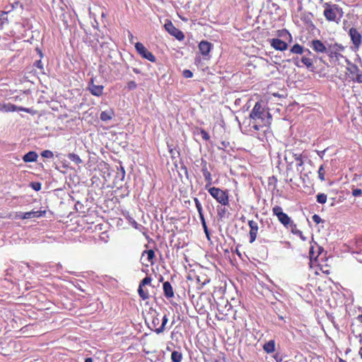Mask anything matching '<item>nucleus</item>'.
I'll return each mask as SVG.
<instances>
[{"instance_id":"obj_1","label":"nucleus","mask_w":362,"mask_h":362,"mask_svg":"<svg viewBox=\"0 0 362 362\" xmlns=\"http://www.w3.org/2000/svg\"><path fill=\"white\" fill-rule=\"evenodd\" d=\"M271 121L270 113L266 111L259 103H256L250 117L243 122L244 132L251 135H255L257 133V138L263 139L267 133L269 132Z\"/></svg>"},{"instance_id":"obj_2","label":"nucleus","mask_w":362,"mask_h":362,"mask_svg":"<svg viewBox=\"0 0 362 362\" xmlns=\"http://www.w3.org/2000/svg\"><path fill=\"white\" fill-rule=\"evenodd\" d=\"M284 159L287 163L288 165H291L293 163H296V170L299 173L303 172V160L302 158V154L295 153L292 151H286L284 156Z\"/></svg>"},{"instance_id":"obj_3","label":"nucleus","mask_w":362,"mask_h":362,"mask_svg":"<svg viewBox=\"0 0 362 362\" xmlns=\"http://www.w3.org/2000/svg\"><path fill=\"white\" fill-rule=\"evenodd\" d=\"M342 10L339 7L338 5H329L326 4L325 8L324 10L323 14L328 21H336L338 23L339 18L337 19V15H339V17L342 16Z\"/></svg>"},{"instance_id":"obj_4","label":"nucleus","mask_w":362,"mask_h":362,"mask_svg":"<svg viewBox=\"0 0 362 362\" xmlns=\"http://www.w3.org/2000/svg\"><path fill=\"white\" fill-rule=\"evenodd\" d=\"M208 192L211 196L221 205H228V194L226 191H223L218 187H212L208 189Z\"/></svg>"},{"instance_id":"obj_5","label":"nucleus","mask_w":362,"mask_h":362,"mask_svg":"<svg viewBox=\"0 0 362 362\" xmlns=\"http://www.w3.org/2000/svg\"><path fill=\"white\" fill-rule=\"evenodd\" d=\"M272 212L273 214L278 218L279 222L287 228H289L291 225L294 223L291 218L283 211L282 208L279 206H274L272 209Z\"/></svg>"},{"instance_id":"obj_6","label":"nucleus","mask_w":362,"mask_h":362,"mask_svg":"<svg viewBox=\"0 0 362 362\" xmlns=\"http://www.w3.org/2000/svg\"><path fill=\"white\" fill-rule=\"evenodd\" d=\"M164 28L169 34L175 37L177 40L180 41L184 40V33L179 29L176 28L170 21H167L165 22Z\"/></svg>"},{"instance_id":"obj_7","label":"nucleus","mask_w":362,"mask_h":362,"mask_svg":"<svg viewBox=\"0 0 362 362\" xmlns=\"http://www.w3.org/2000/svg\"><path fill=\"white\" fill-rule=\"evenodd\" d=\"M344 47L341 44L335 43L334 45H329L326 54L330 58H335L339 59L340 57H343V55L339 52L343 51Z\"/></svg>"},{"instance_id":"obj_8","label":"nucleus","mask_w":362,"mask_h":362,"mask_svg":"<svg viewBox=\"0 0 362 362\" xmlns=\"http://www.w3.org/2000/svg\"><path fill=\"white\" fill-rule=\"evenodd\" d=\"M135 49L136 52L144 59L154 62L156 61L155 56L152 54V52H149L144 45L141 42H136L135 44Z\"/></svg>"},{"instance_id":"obj_9","label":"nucleus","mask_w":362,"mask_h":362,"mask_svg":"<svg viewBox=\"0 0 362 362\" xmlns=\"http://www.w3.org/2000/svg\"><path fill=\"white\" fill-rule=\"evenodd\" d=\"M87 89L93 95L100 97L103 94L104 86L103 85H95L94 79L92 78L88 82Z\"/></svg>"},{"instance_id":"obj_10","label":"nucleus","mask_w":362,"mask_h":362,"mask_svg":"<svg viewBox=\"0 0 362 362\" xmlns=\"http://www.w3.org/2000/svg\"><path fill=\"white\" fill-rule=\"evenodd\" d=\"M349 35L351 37V40L356 47V48H358L361 44V33L355 28H351L349 31Z\"/></svg>"},{"instance_id":"obj_11","label":"nucleus","mask_w":362,"mask_h":362,"mask_svg":"<svg viewBox=\"0 0 362 362\" xmlns=\"http://www.w3.org/2000/svg\"><path fill=\"white\" fill-rule=\"evenodd\" d=\"M310 47L317 53H326L327 48L320 40H313L310 42Z\"/></svg>"},{"instance_id":"obj_12","label":"nucleus","mask_w":362,"mask_h":362,"mask_svg":"<svg viewBox=\"0 0 362 362\" xmlns=\"http://www.w3.org/2000/svg\"><path fill=\"white\" fill-rule=\"evenodd\" d=\"M202 172L203 174V176L205 179V181L206 182V188L209 187L212 184V177L210 172L208 170L207 168V163L205 160H202Z\"/></svg>"},{"instance_id":"obj_13","label":"nucleus","mask_w":362,"mask_h":362,"mask_svg":"<svg viewBox=\"0 0 362 362\" xmlns=\"http://www.w3.org/2000/svg\"><path fill=\"white\" fill-rule=\"evenodd\" d=\"M248 225L250 228V243H252L257 238L258 232V224L256 221L250 220L248 221Z\"/></svg>"},{"instance_id":"obj_14","label":"nucleus","mask_w":362,"mask_h":362,"mask_svg":"<svg viewBox=\"0 0 362 362\" xmlns=\"http://www.w3.org/2000/svg\"><path fill=\"white\" fill-rule=\"evenodd\" d=\"M271 46L279 51H284L288 48V44L279 38L272 39L271 40Z\"/></svg>"},{"instance_id":"obj_15","label":"nucleus","mask_w":362,"mask_h":362,"mask_svg":"<svg viewBox=\"0 0 362 362\" xmlns=\"http://www.w3.org/2000/svg\"><path fill=\"white\" fill-rule=\"evenodd\" d=\"M3 112H15V111H23L25 112H30V110L28 108L18 107L11 103H5L2 107Z\"/></svg>"},{"instance_id":"obj_16","label":"nucleus","mask_w":362,"mask_h":362,"mask_svg":"<svg viewBox=\"0 0 362 362\" xmlns=\"http://www.w3.org/2000/svg\"><path fill=\"white\" fill-rule=\"evenodd\" d=\"M160 323V318L158 314L156 313H151L150 315V322H148V327L155 332V329L158 328V325Z\"/></svg>"},{"instance_id":"obj_17","label":"nucleus","mask_w":362,"mask_h":362,"mask_svg":"<svg viewBox=\"0 0 362 362\" xmlns=\"http://www.w3.org/2000/svg\"><path fill=\"white\" fill-rule=\"evenodd\" d=\"M212 47L211 43L207 41H202L199 44V49L203 56H207Z\"/></svg>"},{"instance_id":"obj_18","label":"nucleus","mask_w":362,"mask_h":362,"mask_svg":"<svg viewBox=\"0 0 362 362\" xmlns=\"http://www.w3.org/2000/svg\"><path fill=\"white\" fill-rule=\"evenodd\" d=\"M163 289L165 296L167 298L174 297L173 288L169 281H165L163 284Z\"/></svg>"},{"instance_id":"obj_19","label":"nucleus","mask_w":362,"mask_h":362,"mask_svg":"<svg viewBox=\"0 0 362 362\" xmlns=\"http://www.w3.org/2000/svg\"><path fill=\"white\" fill-rule=\"evenodd\" d=\"M46 214L45 211H30L28 212H25L23 214L24 217H26V219H30L33 218H39L43 216Z\"/></svg>"},{"instance_id":"obj_20","label":"nucleus","mask_w":362,"mask_h":362,"mask_svg":"<svg viewBox=\"0 0 362 362\" xmlns=\"http://www.w3.org/2000/svg\"><path fill=\"white\" fill-rule=\"evenodd\" d=\"M37 158V154L35 151H29L25 154L23 157V160L25 163L34 162Z\"/></svg>"},{"instance_id":"obj_21","label":"nucleus","mask_w":362,"mask_h":362,"mask_svg":"<svg viewBox=\"0 0 362 362\" xmlns=\"http://www.w3.org/2000/svg\"><path fill=\"white\" fill-rule=\"evenodd\" d=\"M263 349L267 354H272L275 351V341L274 340H269L266 342L263 346Z\"/></svg>"},{"instance_id":"obj_22","label":"nucleus","mask_w":362,"mask_h":362,"mask_svg":"<svg viewBox=\"0 0 362 362\" xmlns=\"http://www.w3.org/2000/svg\"><path fill=\"white\" fill-rule=\"evenodd\" d=\"M113 115H114V112L111 110H108V111H103L100 113V119L102 121L107 122V121L110 120L112 118Z\"/></svg>"},{"instance_id":"obj_23","label":"nucleus","mask_w":362,"mask_h":362,"mask_svg":"<svg viewBox=\"0 0 362 362\" xmlns=\"http://www.w3.org/2000/svg\"><path fill=\"white\" fill-rule=\"evenodd\" d=\"M304 51V47L299 44H295L290 49L291 53L297 54H302Z\"/></svg>"},{"instance_id":"obj_24","label":"nucleus","mask_w":362,"mask_h":362,"mask_svg":"<svg viewBox=\"0 0 362 362\" xmlns=\"http://www.w3.org/2000/svg\"><path fill=\"white\" fill-rule=\"evenodd\" d=\"M300 61L308 69H310V70L313 69V68H314L313 62L310 58L307 57L306 56H303L301 58Z\"/></svg>"},{"instance_id":"obj_25","label":"nucleus","mask_w":362,"mask_h":362,"mask_svg":"<svg viewBox=\"0 0 362 362\" xmlns=\"http://www.w3.org/2000/svg\"><path fill=\"white\" fill-rule=\"evenodd\" d=\"M168 320L167 315H165L162 318L161 325L155 329V332H156L157 334L162 333L165 329V326L167 324Z\"/></svg>"},{"instance_id":"obj_26","label":"nucleus","mask_w":362,"mask_h":362,"mask_svg":"<svg viewBox=\"0 0 362 362\" xmlns=\"http://www.w3.org/2000/svg\"><path fill=\"white\" fill-rule=\"evenodd\" d=\"M289 228H291V232L295 234V235H297L298 236L300 237L301 239H303V240H305V238L303 237V232L300 230H298L297 228V226L296 223H293L292 225H291V226L289 227Z\"/></svg>"},{"instance_id":"obj_27","label":"nucleus","mask_w":362,"mask_h":362,"mask_svg":"<svg viewBox=\"0 0 362 362\" xmlns=\"http://www.w3.org/2000/svg\"><path fill=\"white\" fill-rule=\"evenodd\" d=\"M182 358V354L181 352L174 351L171 354V360L173 362H180Z\"/></svg>"},{"instance_id":"obj_28","label":"nucleus","mask_w":362,"mask_h":362,"mask_svg":"<svg viewBox=\"0 0 362 362\" xmlns=\"http://www.w3.org/2000/svg\"><path fill=\"white\" fill-rule=\"evenodd\" d=\"M68 158L70 160L75 163L76 164H81L82 163V160L80 158V157L74 153H69L68 155Z\"/></svg>"},{"instance_id":"obj_29","label":"nucleus","mask_w":362,"mask_h":362,"mask_svg":"<svg viewBox=\"0 0 362 362\" xmlns=\"http://www.w3.org/2000/svg\"><path fill=\"white\" fill-rule=\"evenodd\" d=\"M139 295L143 300L148 298L149 295L147 291H145L142 286H139L138 289Z\"/></svg>"},{"instance_id":"obj_30","label":"nucleus","mask_w":362,"mask_h":362,"mask_svg":"<svg viewBox=\"0 0 362 362\" xmlns=\"http://www.w3.org/2000/svg\"><path fill=\"white\" fill-rule=\"evenodd\" d=\"M226 213L227 209H226V207H218L217 215L220 219L225 218Z\"/></svg>"},{"instance_id":"obj_31","label":"nucleus","mask_w":362,"mask_h":362,"mask_svg":"<svg viewBox=\"0 0 362 362\" xmlns=\"http://www.w3.org/2000/svg\"><path fill=\"white\" fill-rule=\"evenodd\" d=\"M316 198L317 202L320 204H325L327 202V195L324 193H319Z\"/></svg>"},{"instance_id":"obj_32","label":"nucleus","mask_w":362,"mask_h":362,"mask_svg":"<svg viewBox=\"0 0 362 362\" xmlns=\"http://www.w3.org/2000/svg\"><path fill=\"white\" fill-rule=\"evenodd\" d=\"M146 253L147 255V259L149 262H152L153 259L155 257V252L153 250H145L143 255Z\"/></svg>"},{"instance_id":"obj_33","label":"nucleus","mask_w":362,"mask_h":362,"mask_svg":"<svg viewBox=\"0 0 362 362\" xmlns=\"http://www.w3.org/2000/svg\"><path fill=\"white\" fill-rule=\"evenodd\" d=\"M41 156L46 158H53L54 153L49 150H45L41 153Z\"/></svg>"},{"instance_id":"obj_34","label":"nucleus","mask_w":362,"mask_h":362,"mask_svg":"<svg viewBox=\"0 0 362 362\" xmlns=\"http://www.w3.org/2000/svg\"><path fill=\"white\" fill-rule=\"evenodd\" d=\"M318 177H319V179H320L321 181H325V169H324L323 165H321V166L319 168V170H318Z\"/></svg>"},{"instance_id":"obj_35","label":"nucleus","mask_w":362,"mask_h":362,"mask_svg":"<svg viewBox=\"0 0 362 362\" xmlns=\"http://www.w3.org/2000/svg\"><path fill=\"white\" fill-rule=\"evenodd\" d=\"M194 204H195V206H196V208L197 209L199 214L203 213L202 206V204H201L199 200L197 198H194Z\"/></svg>"},{"instance_id":"obj_36","label":"nucleus","mask_w":362,"mask_h":362,"mask_svg":"<svg viewBox=\"0 0 362 362\" xmlns=\"http://www.w3.org/2000/svg\"><path fill=\"white\" fill-rule=\"evenodd\" d=\"M347 70L352 74H356L359 71L358 66L354 64H351V66L348 67Z\"/></svg>"},{"instance_id":"obj_37","label":"nucleus","mask_w":362,"mask_h":362,"mask_svg":"<svg viewBox=\"0 0 362 362\" xmlns=\"http://www.w3.org/2000/svg\"><path fill=\"white\" fill-rule=\"evenodd\" d=\"M30 187L36 192L41 189V183L38 182H33L30 183Z\"/></svg>"},{"instance_id":"obj_38","label":"nucleus","mask_w":362,"mask_h":362,"mask_svg":"<svg viewBox=\"0 0 362 362\" xmlns=\"http://www.w3.org/2000/svg\"><path fill=\"white\" fill-rule=\"evenodd\" d=\"M151 282V278L149 276H146L139 284V286H144L148 284H150Z\"/></svg>"},{"instance_id":"obj_39","label":"nucleus","mask_w":362,"mask_h":362,"mask_svg":"<svg viewBox=\"0 0 362 362\" xmlns=\"http://www.w3.org/2000/svg\"><path fill=\"white\" fill-rule=\"evenodd\" d=\"M182 76L186 78H189L193 76V73L189 69H185L182 71Z\"/></svg>"},{"instance_id":"obj_40","label":"nucleus","mask_w":362,"mask_h":362,"mask_svg":"<svg viewBox=\"0 0 362 362\" xmlns=\"http://www.w3.org/2000/svg\"><path fill=\"white\" fill-rule=\"evenodd\" d=\"M127 87L129 90H134L137 87V84L136 83L135 81H130L127 83Z\"/></svg>"},{"instance_id":"obj_41","label":"nucleus","mask_w":362,"mask_h":362,"mask_svg":"<svg viewBox=\"0 0 362 362\" xmlns=\"http://www.w3.org/2000/svg\"><path fill=\"white\" fill-rule=\"evenodd\" d=\"M200 134L204 140L208 141L210 139L209 134L205 130L202 129Z\"/></svg>"},{"instance_id":"obj_42","label":"nucleus","mask_w":362,"mask_h":362,"mask_svg":"<svg viewBox=\"0 0 362 362\" xmlns=\"http://www.w3.org/2000/svg\"><path fill=\"white\" fill-rule=\"evenodd\" d=\"M312 219H313V221L315 223H317V224H318V223H320V222H322V218H320V216L319 215H317V214H315V215H313V216H312Z\"/></svg>"},{"instance_id":"obj_43","label":"nucleus","mask_w":362,"mask_h":362,"mask_svg":"<svg viewBox=\"0 0 362 362\" xmlns=\"http://www.w3.org/2000/svg\"><path fill=\"white\" fill-rule=\"evenodd\" d=\"M362 194V190L361 189H354L352 191V195L354 197H359Z\"/></svg>"},{"instance_id":"obj_44","label":"nucleus","mask_w":362,"mask_h":362,"mask_svg":"<svg viewBox=\"0 0 362 362\" xmlns=\"http://www.w3.org/2000/svg\"><path fill=\"white\" fill-rule=\"evenodd\" d=\"M25 212L18 211L16 213L15 218L18 219H26V217L23 216Z\"/></svg>"},{"instance_id":"obj_45","label":"nucleus","mask_w":362,"mask_h":362,"mask_svg":"<svg viewBox=\"0 0 362 362\" xmlns=\"http://www.w3.org/2000/svg\"><path fill=\"white\" fill-rule=\"evenodd\" d=\"M291 61L298 67H301V65L300 64V62L298 59V57H293Z\"/></svg>"},{"instance_id":"obj_46","label":"nucleus","mask_w":362,"mask_h":362,"mask_svg":"<svg viewBox=\"0 0 362 362\" xmlns=\"http://www.w3.org/2000/svg\"><path fill=\"white\" fill-rule=\"evenodd\" d=\"M202 225L203 226V228H204L206 235L207 236L208 239H209V230H208V228L206 226V223L204 222V223H202Z\"/></svg>"},{"instance_id":"obj_47","label":"nucleus","mask_w":362,"mask_h":362,"mask_svg":"<svg viewBox=\"0 0 362 362\" xmlns=\"http://www.w3.org/2000/svg\"><path fill=\"white\" fill-rule=\"evenodd\" d=\"M355 81L358 83H362V74H357Z\"/></svg>"},{"instance_id":"obj_48","label":"nucleus","mask_w":362,"mask_h":362,"mask_svg":"<svg viewBox=\"0 0 362 362\" xmlns=\"http://www.w3.org/2000/svg\"><path fill=\"white\" fill-rule=\"evenodd\" d=\"M35 66L40 69H43V66H42V62L40 60L39 61H37L35 62Z\"/></svg>"},{"instance_id":"obj_49","label":"nucleus","mask_w":362,"mask_h":362,"mask_svg":"<svg viewBox=\"0 0 362 362\" xmlns=\"http://www.w3.org/2000/svg\"><path fill=\"white\" fill-rule=\"evenodd\" d=\"M199 218H200L201 223H204V222H206V221H205V218H204V214H203V213L199 214Z\"/></svg>"},{"instance_id":"obj_50","label":"nucleus","mask_w":362,"mask_h":362,"mask_svg":"<svg viewBox=\"0 0 362 362\" xmlns=\"http://www.w3.org/2000/svg\"><path fill=\"white\" fill-rule=\"evenodd\" d=\"M121 175H122L121 180H122L124 178V176H125V170H124V169L122 167H121Z\"/></svg>"},{"instance_id":"obj_51","label":"nucleus","mask_w":362,"mask_h":362,"mask_svg":"<svg viewBox=\"0 0 362 362\" xmlns=\"http://www.w3.org/2000/svg\"><path fill=\"white\" fill-rule=\"evenodd\" d=\"M274 358H275V360L276 361V362H281V361H282L281 357V356H279V355H277V354H276V356H274Z\"/></svg>"},{"instance_id":"obj_52","label":"nucleus","mask_w":362,"mask_h":362,"mask_svg":"<svg viewBox=\"0 0 362 362\" xmlns=\"http://www.w3.org/2000/svg\"><path fill=\"white\" fill-rule=\"evenodd\" d=\"M133 71L135 73V74H140L141 73V71L139 69H136V68H133Z\"/></svg>"},{"instance_id":"obj_53","label":"nucleus","mask_w":362,"mask_h":362,"mask_svg":"<svg viewBox=\"0 0 362 362\" xmlns=\"http://www.w3.org/2000/svg\"><path fill=\"white\" fill-rule=\"evenodd\" d=\"M346 62L348 65H349L350 66H351V64H354L349 59H346Z\"/></svg>"},{"instance_id":"obj_54","label":"nucleus","mask_w":362,"mask_h":362,"mask_svg":"<svg viewBox=\"0 0 362 362\" xmlns=\"http://www.w3.org/2000/svg\"><path fill=\"white\" fill-rule=\"evenodd\" d=\"M85 362H93V359L91 358H86Z\"/></svg>"},{"instance_id":"obj_55","label":"nucleus","mask_w":362,"mask_h":362,"mask_svg":"<svg viewBox=\"0 0 362 362\" xmlns=\"http://www.w3.org/2000/svg\"><path fill=\"white\" fill-rule=\"evenodd\" d=\"M129 37L130 41H132V40L134 38V36L131 33H129Z\"/></svg>"},{"instance_id":"obj_56","label":"nucleus","mask_w":362,"mask_h":362,"mask_svg":"<svg viewBox=\"0 0 362 362\" xmlns=\"http://www.w3.org/2000/svg\"><path fill=\"white\" fill-rule=\"evenodd\" d=\"M358 354H359L361 358H362V346L360 348Z\"/></svg>"},{"instance_id":"obj_57","label":"nucleus","mask_w":362,"mask_h":362,"mask_svg":"<svg viewBox=\"0 0 362 362\" xmlns=\"http://www.w3.org/2000/svg\"><path fill=\"white\" fill-rule=\"evenodd\" d=\"M304 52H306L308 55H310L312 54L311 52L308 49H305Z\"/></svg>"},{"instance_id":"obj_58","label":"nucleus","mask_w":362,"mask_h":362,"mask_svg":"<svg viewBox=\"0 0 362 362\" xmlns=\"http://www.w3.org/2000/svg\"><path fill=\"white\" fill-rule=\"evenodd\" d=\"M313 248L311 247L310 250V258H312V255L313 254Z\"/></svg>"},{"instance_id":"obj_59","label":"nucleus","mask_w":362,"mask_h":362,"mask_svg":"<svg viewBox=\"0 0 362 362\" xmlns=\"http://www.w3.org/2000/svg\"><path fill=\"white\" fill-rule=\"evenodd\" d=\"M3 106H4V104L0 103V111L1 112H3V108H2Z\"/></svg>"},{"instance_id":"obj_60","label":"nucleus","mask_w":362,"mask_h":362,"mask_svg":"<svg viewBox=\"0 0 362 362\" xmlns=\"http://www.w3.org/2000/svg\"><path fill=\"white\" fill-rule=\"evenodd\" d=\"M325 151H321L320 153H318V155L321 156V155L324 154Z\"/></svg>"},{"instance_id":"obj_61","label":"nucleus","mask_w":362,"mask_h":362,"mask_svg":"<svg viewBox=\"0 0 362 362\" xmlns=\"http://www.w3.org/2000/svg\"><path fill=\"white\" fill-rule=\"evenodd\" d=\"M339 362H346V361L341 359V358H339Z\"/></svg>"},{"instance_id":"obj_62","label":"nucleus","mask_w":362,"mask_h":362,"mask_svg":"<svg viewBox=\"0 0 362 362\" xmlns=\"http://www.w3.org/2000/svg\"><path fill=\"white\" fill-rule=\"evenodd\" d=\"M182 168L185 170V173H187V168L185 166L183 167Z\"/></svg>"},{"instance_id":"obj_63","label":"nucleus","mask_w":362,"mask_h":362,"mask_svg":"<svg viewBox=\"0 0 362 362\" xmlns=\"http://www.w3.org/2000/svg\"><path fill=\"white\" fill-rule=\"evenodd\" d=\"M78 204H80V203L78 202L76 204L75 206L77 207Z\"/></svg>"},{"instance_id":"obj_64","label":"nucleus","mask_w":362,"mask_h":362,"mask_svg":"<svg viewBox=\"0 0 362 362\" xmlns=\"http://www.w3.org/2000/svg\"><path fill=\"white\" fill-rule=\"evenodd\" d=\"M279 319H281V320H283V319H284L282 316H279Z\"/></svg>"}]
</instances>
